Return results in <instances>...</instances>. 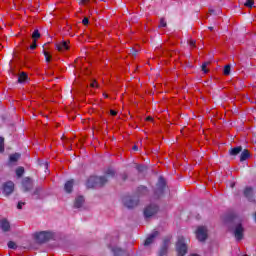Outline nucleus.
Wrapping results in <instances>:
<instances>
[{
	"label": "nucleus",
	"mask_w": 256,
	"mask_h": 256,
	"mask_svg": "<svg viewBox=\"0 0 256 256\" xmlns=\"http://www.w3.org/2000/svg\"><path fill=\"white\" fill-rule=\"evenodd\" d=\"M91 87H97V82L96 81L92 82Z\"/></svg>",
	"instance_id": "obj_39"
},
{
	"label": "nucleus",
	"mask_w": 256,
	"mask_h": 256,
	"mask_svg": "<svg viewBox=\"0 0 256 256\" xmlns=\"http://www.w3.org/2000/svg\"><path fill=\"white\" fill-rule=\"evenodd\" d=\"M82 23H83V25H89V18L85 17V18L82 20Z\"/></svg>",
	"instance_id": "obj_35"
},
{
	"label": "nucleus",
	"mask_w": 256,
	"mask_h": 256,
	"mask_svg": "<svg viewBox=\"0 0 256 256\" xmlns=\"http://www.w3.org/2000/svg\"><path fill=\"white\" fill-rule=\"evenodd\" d=\"M157 235H159V232L154 231L152 232L145 240L144 245L147 247L149 245H151V243H153L155 241V237H157Z\"/></svg>",
	"instance_id": "obj_13"
},
{
	"label": "nucleus",
	"mask_w": 256,
	"mask_h": 256,
	"mask_svg": "<svg viewBox=\"0 0 256 256\" xmlns=\"http://www.w3.org/2000/svg\"><path fill=\"white\" fill-rule=\"evenodd\" d=\"M23 205H25V202H19L17 205V209H23Z\"/></svg>",
	"instance_id": "obj_36"
},
{
	"label": "nucleus",
	"mask_w": 256,
	"mask_h": 256,
	"mask_svg": "<svg viewBox=\"0 0 256 256\" xmlns=\"http://www.w3.org/2000/svg\"><path fill=\"white\" fill-rule=\"evenodd\" d=\"M57 51L63 52L69 49V42L68 41H61L56 43Z\"/></svg>",
	"instance_id": "obj_11"
},
{
	"label": "nucleus",
	"mask_w": 256,
	"mask_h": 256,
	"mask_svg": "<svg viewBox=\"0 0 256 256\" xmlns=\"http://www.w3.org/2000/svg\"><path fill=\"white\" fill-rule=\"evenodd\" d=\"M15 191V184L12 181H8L3 185V193L4 195H11Z\"/></svg>",
	"instance_id": "obj_8"
},
{
	"label": "nucleus",
	"mask_w": 256,
	"mask_h": 256,
	"mask_svg": "<svg viewBox=\"0 0 256 256\" xmlns=\"http://www.w3.org/2000/svg\"><path fill=\"white\" fill-rule=\"evenodd\" d=\"M39 37H41V34L39 33V30H34V32L32 33V39L34 41H37V39H39Z\"/></svg>",
	"instance_id": "obj_25"
},
{
	"label": "nucleus",
	"mask_w": 256,
	"mask_h": 256,
	"mask_svg": "<svg viewBox=\"0 0 256 256\" xmlns=\"http://www.w3.org/2000/svg\"><path fill=\"white\" fill-rule=\"evenodd\" d=\"M22 187L24 191H31V189H33V181L31 178H25L22 182Z\"/></svg>",
	"instance_id": "obj_10"
},
{
	"label": "nucleus",
	"mask_w": 256,
	"mask_h": 256,
	"mask_svg": "<svg viewBox=\"0 0 256 256\" xmlns=\"http://www.w3.org/2000/svg\"><path fill=\"white\" fill-rule=\"evenodd\" d=\"M44 56L46 59V63H51V56L49 55V52L44 51Z\"/></svg>",
	"instance_id": "obj_30"
},
{
	"label": "nucleus",
	"mask_w": 256,
	"mask_h": 256,
	"mask_svg": "<svg viewBox=\"0 0 256 256\" xmlns=\"http://www.w3.org/2000/svg\"><path fill=\"white\" fill-rule=\"evenodd\" d=\"M5 151V138L0 137V153H3Z\"/></svg>",
	"instance_id": "obj_22"
},
{
	"label": "nucleus",
	"mask_w": 256,
	"mask_h": 256,
	"mask_svg": "<svg viewBox=\"0 0 256 256\" xmlns=\"http://www.w3.org/2000/svg\"><path fill=\"white\" fill-rule=\"evenodd\" d=\"M112 251L115 256H133L132 254L121 248H113Z\"/></svg>",
	"instance_id": "obj_14"
},
{
	"label": "nucleus",
	"mask_w": 256,
	"mask_h": 256,
	"mask_svg": "<svg viewBox=\"0 0 256 256\" xmlns=\"http://www.w3.org/2000/svg\"><path fill=\"white\" fill-rule=\"evenodd\" d=\"M110 114H111L113 117H115V115H117V111H115V110H110Z\"/></svg>",
	"instance_id": "obj_38"
},
{
	"label": "nucleus",
	"mask_w": 256,
	"mask_h": 256,
	"mask_svg": "<svg viewBox=\"0 0 256 256\" xmlns=\"http://www.w3.org/2000/svg\"><path fill=\"white\" fill-rule=\"evenodd\" d=\"M241 151H243V148H242L241 146L232 148V149L230 150V155H233V156L239 155V153H240Z\"/></svg>",
	"instance_id": "obj_18"
},
{
	"label": "nucleus",
	"mask_w": 256,
	"mask_h": 256,
	"mask_svg": "<svg viewBox=\"0 0 256 256\" xmlns=\"http://www.w3.org/2000/svg\"><path fill=\"white\" fill-rule=\"evenodd\" d=\"M176 251L179 256H184L187 254V244H185V238L180 236L176 243Z\"/></svg>",
	"instance_id": "obj_3"
},
{
	"label": "nucleus",
	"mask_w": 256,
	"mask_h": 256,
	"mask_svg": "<svg viewBox=\"0 0 256 256\" xmlns=\"http://www.w3.org/2000/svg\"><path fill=\"white\" fill-rule=\"evenodd\" d=\"M30 49H37V40H34L33 44L30 45Z\"/></svg>",
	"instance_id": "obj_34"
},
{
	"label": "nucleus",
	"mask_w": 256,
	"mask_h": 256,
	"mask_svg": "<svg viewBox=\"0 0 256 256\" xmlns=\"http://www.w3.org/2000/svg\"><path fill=\"white\" fill-rule=\"evenodd\" d=\"M0 229L4 231V233H7L11 229V224L7 219L0 220Z\"/></svg>",
	"instance_id": "obj_12"
},
{
	"label": "nucleus",
	"mask_w": 256,
	"mask_h": 256,
	"mask_svg": "<svg viewBox=\"0 0 256 256\" xmlns=\"http://www.w3.org/2000/svg\"><path fill=\"white\" fill-rule=\"evenodd\" d=\"M25 81H27V74L25 72H22L18 76V83H25Z\"/></svg>",
	"instance_id": "obj_20"
},
{
	"label": "nucleus",
	"mask_w": 256,
	"mask_h": 256,
	"mask_svg": "<svg viewBox=\"0 0 256 256\" xmlns=\"http://www.w3.org/2000/svg\"><path fill=\"white\" fill-rule=\"evenodd\" d=\"M249 159V151L244 150L240 155V161H247Z\"/></svg>",
	"instance_id": "obj_19"
},
{
	"label": "nucleus",
	"mask_w": 256,
	"mask_h": 256,
	"mask_svg": "<svg viewBox=\"0 0 256 256\" xmlns=\"http://www.w3.org/2000/svg\"><path fill=\"white\" fill-rule=\"evenodd\" d=\"M138 171H143V166H137Z\"/></svg>",
	"instance_id": "obj_41"
},
{
	"label": "nucleus",
	"mask_w": 256,
	"mask_h": 256,
	"mask_svg": "<svg viewBox=\"0 0 256 256\" xmlns=\"http://www.w3.org/2000/svg\"><path fill=\"white\" fill-rule=\"evenodd\" d=\"M231 187L234 188V187H235V184H231Z\"/></svg>",
	"instance_id": "obj_45"
},
{
	"label": "nucleus",
	"mask_w": 256,
	"mask_h": 256,
	"mask_svg": "<svg viewBox=\"0 0 256 256\" xmlns=\"http://www.w3.org/2000/svg\"><path fill=\"white\" fill-rule=\"evenodd\" d=\"M189 45L190 47H195V40H190Z\"/></svg>",
	"instance_id": "obj_37"
},
{
	"label": "nucleus",
	"mask_w": 256,
	"mask_h": 256,
	"mask_svg": "<svg viewBox=\"0 0 256 256\" xmlns=\"http://www.w3.org/2000/svg\"><path fill=\"white\" fill-rule=\"evenodd\" d=\"M159 27H167V21H165L164 18L160 19Z\"/></svg>",
	"instance_id": "obj_33"
},
{
	"label": "nucleus",
	"mask_w": 256,
	"mask_h": 256,
	"mask_svg": "<svg viewBox=\"0 0 256 256\" xmlns=\"http://www.w3.org/2000/svg\"><path fill=\"white\" fill-rule=\"evenodd\" d=\"M167 255V242H165L164 246L161 248L159 252V256H165Z\"/></svg>",
	"instance_id": "obj_24"
},
{
	"label": "nucleus",
	"mask_w": 256,
	"mask_h": 256,
	"mask_svg": "<svg viewBox=\"0 0 256 256\" xmlns=\"http://www.w3.org/2000/svg\"><path fill=\"white\" fill-rule=\"evenodd\" d=\"M244 5H245V7L251 8L254 5V1L253 0H247Z\"/></svg>",
	"instance_id": "obj_31"
},
{
	"label": "nucleus",
	"mask_w": 256,
	"mask_h": 256,
	"mask_svg": "<svg viewBox=\"0 0 256 256\" xmlns=\"http://www.w3.org/2000/svg\"><path fill=\"white\" fill-rule=\"evenodd\" d=\"M104 97H105V99H107V97H108L107 94H104Z\"/></svg>",
	"instance_id": "obj_44"
},
{
	"label": "nucleus",
	"mask_w": 256,
	"mask_h": 256,
	"mask_svg": "<svg viewBox=\"0 0 256 256\" xmlns=\"http://www.w3.org/2000/svg\"><path fill=\"white\" fill-rule=\"evenodd\" d=\"M243 231V226L241 224H238L234 230V235L237 241H241V239H243Z\"/></svg>",
	"instance_id": "obj_9"
},
{
	"label": "nucleus",
	"mask_w": 256,
	"mask_h": 256,
	"mask_svg": "<svg viewBox=\"0 0 256 256\" xmlns=\"http://www.w3.org/2000/svg\"><path fill=\"white\" fill-rule=\"evenodd\" d=\"M157 211H159V206L155 204H151L145 208L144 216L146 217V219H149V217H153V215H155Z\"/></svg>",
	"instance_id": "obj_5"
},
{
	"label": "nucleus",
	"mask_w": 256,
	"mask_h": 256,
	"mask_svg": "<svg viewBox=\"0 0 256 256\" xmlns=\"http://www.w3.org/2000/svg\"><path fill=\"white\" fill-rule=\"evenodd\" d=\"M139 203V200L135 197L126 196L123 198V204L125 207H128V209H133V207H137Z\"/></svg>",
	"instance_id": "obj_4"
},
{
	"label": "nucleus",
	"mask_w": 256,
	"mask_h": 256,
	"mask_svg": "<svg viewBox=\"0 0 256 256\" xmlns=\"http://www.w3.org/2000/svg\"><path fill=\"white\" fill-rule=\"evenodd\" d=\"M207 65H209V62H205V63L202 64V71L204 73H208Z\"/></svg>",
	"instance_id": "obj_32"
},
{
	"label": "nucleus",
	"mask_w": 256,
	"mask_h": 256,
	"mask_svg": "<svg viewBox=\"0 0 256 256\" xmlns=\"http://www.w3.org/2000/svg\"><path fill=\"white\" fill-rule=\"evenodd\" d=\"M196 237L198 241H205L207 239V228L205 226H199L196 230Z\"/></svg>",
	"instance_id": "obj_6"
},
{
	"label": "nucleus",
	"mask_w": 256,
	"mask_h": 256,
	"mask_svg": "<svg viewBox=\"0 0 256 256\" xmlns=\"http://www.w3.org/2000/svg\"><path fill=\"white\" fill-rule=\"evenodd\" d=\"M83 203H85V198H83V196H78L75 199L74 207L76 209H79V208L83 207Z\"/></svg>",
	"instance_id": "obj_16"
},
{
	"label": "nucleus",
	"mask_w": 256,
	"mask_h": 256,
	"mask_svg": "<svg viewBox=\"0 0 256 256\" xmlns=\"http://www.w3.org/2000/svg\"><path fill=\"white\" fill-rule=\"evenodd\" d=\"M23 173H25V168H23V167H18V168L16 169V175H17V177H23Z\"/></svg>",
	"instance_id": "obj_23"
},
{
	"label": "nucleus",
	"mask_w": 256,
	"mask_h": 256,
	"mask_svg": "<svg viewBox=\"0 0 256 256\" xmlns=\"http://www.w3.org/2000/svg\"><path fill=\"white\" fill-rule=\"evenodd\" d=\"M86 0H83V3H85Z\"/></svg>",
	"instance_id": "obj_46"
},
{
	"label": "nucleus",
	"mask_w": 256,
	"mask_h": 256,
	"mask_svg": "<svg viewBox=\"0 0 256 256\" xmlns=\"http://www.w3.org/2000/svg\"><path fill=\"white\" fill-rule=\"evenodd\" d=\"M106 175H107V177H113V175H115V170L109 168V169L106 171Z\"/></svg>",
	"instance_id": "obj_28"
},
{
	"label": "nucleus",
	"mask_w": 256,
	"mask_h": 256,
	"mask_svg": "<svg viewBox=\"0 0 256 256\" xmlns=\"http://www.w3.org/2000/svg\"><path fill=\"white\" fill-rule=\"evenodd\" d=\"M107 181H108L107 177L105 176L103 177L91 176L86 182V187H88V189H93L95 187H103V185H105Z\"/></svg>",
	"instance_id": "obj_1"
},
{
	"label": "nucleus",
	"mask_w": 256,
	"mask_h": 256,
	"mask_svg": "<svg viewBox=\"0 0 256 256\" xmlns=\"http://www.w3.org/2000/svg\"><path fill=\"white\" fill-rule=\"evenodd\" d=\"M138 192H139L140 195H145V193H147V187H145V186H140V187L138 188Z\"/></svg>",
	"instance_id": "obj_27"
},
{
	"label": "nucleus",
	"mask_w": 256,
	"mask_h": 256,
	"mask_svg": "<svg viewBox=\"0 0 256 256\" xmlns=\"http://www.w3.org/2000/svg\"><path fill=\"white\" fill-rule=\"evenodd\" d=\"M146 121H153V117L148 116V117L146 118Z\"/></svg>",
	"instance_id": "obj_40"
},
{
	"label": "nucleus",
	"mask_w": 256,
	"mask_h": 256,
	"mask_svg": "<svg viewBox=\"0 0 256 256\" xmlns=\"http://www.w3.org/2000/svg\"><path fill=\"white\" fill-rule=\"evenodd\" d=\"M34 239L37 243H45L49 239H53V233L49 231L36 232L34 234Z\"/></svg>",
	"instance_id": "obj_2"
},
{
	"label": "nucleus",
	"mask_w": 256,
	"mask_h": 256,
	"mask_svg": "<svg viewBox=\"0 0 256 256\" xmlns=\"http://www.w3.org/2000/svg\"><path fill=\"white\" fill-rule=\"evenodd\" d=\"M223 73H224V75H230L231 74V65H226L224 67Z\"/></svg>",
	"instance_id": "obj_26"
},
{
	"label": "nucleus",
	"mask_w": 256,
	"mask_h": 256,
	"mask_svg": "<svg viewBox=\"0 0 256 256\" xmlns=\"http://www.w3.org/2000/svg\"><path fill=\"white\" fill-rule=\"evenodd\" d=\"M244 197H246V199H248V201H255V199H253V188L246 187L244 189Z\"/></svg>",
	"instance_id": "obj_15"
},
{
	"label": "nucleus",
	"mask_w": 256,
	"mask_h": 256,
	"mask_svg": "<svg viewBox=\"0 0 256 256\" xmlns=\"http://www.w3.org/2000/svg\"><path fill=\"white\" fill-rule=\"evenodd\" d=\"M8 248L9 249H17V244L13 241L8 242Z\"/></svg>",
	"instance_id": "obj_29"
},
{
	"label": "nucleus",
	"mask_w": 256,
	"mask_h": 256,
	"mask_svg": "<svg viewBox=\"0 0 256 256\" xmlns=\"http://www.w3.org/2000/svg\"><path fill=\"white\" fill-rule=\"evenodd\" d=\"M19 157H21V155H19L18 153L10 155V163H15L19 161Z\"/></svg>",
	"instance_id": "obj_21"
},
{
	"label": "nucleus",
	"mask_w": 256,
	"mask_h": 256,
	"mask_svg": "<svg viewBox=\"0 0 256 256\" xmlns=\"http://www.w3.org/2000/svg\"><path fill=\"white\" fill-rule=\"evenodd\" d=\"M165 186H166L165 178L160 177L158 179L157 188H156L157 197H160V195H163V192L165 191Z\"/></svg>",
	"instance_id": "obj_7"
},
{
	"label": "nucleus",
	"mask_w": 256,
	"mask_h": 256,
	"mask_svg": "<svg viewBox=\"0 0 256 256\" xmlns=\"http://www.w3.org/2000/svg\"><path fill=\"white\" fill-rule=\"evenodd\" d=\"M210 31H213V27H209Z\"/></svg>",
	"instance_id": "obj_43"
},
{
	"label": "nucleus",
	"mask_w": 256,
	"mask_h": 256,
	"mask_svg": "<svg viewBox=\"0 0 256 256\" xmlns=\"http://www.w3.org/2000/svg\"><path fill=\"white\" fill-rule=\"evenodd\" d=\"M139 148L137 146H133V151H137Z\"/></svg>",
	"instance_id": "obj_42"
},
{
	"label": "nucleus",
	"mask_w": 256,
	"mask_h": 256,
	"mask_svg": "<svg viewBox=\"0 0 256 256\" xmlns=\"http://www.w3.org/2000/svg\"><path fill=\"white\" fill-rule=\"evenodd\" d=\"M64 189L66 193H71V191H73V180L67 181L64 185Z\"/></svg>",
	"instance_id": "obj_17"
}]
</instances>
